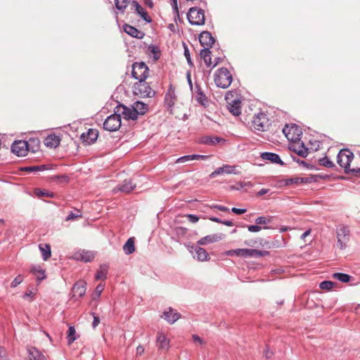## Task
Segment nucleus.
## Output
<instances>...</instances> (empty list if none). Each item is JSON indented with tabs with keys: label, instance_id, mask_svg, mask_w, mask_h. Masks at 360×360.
I'll list each match as a JSON object with an SVG mask.
<instances>
[{
	"label": "nucleus",
	"instance_id": "obj_30",
	"mask_svg": "<svg viewBox=\"0 0 360 360\" xmlns=\"http://www.w3.org/2000/svg\"><path fill=\"white\" fill-rule=\"evenodd\" d=\"M132 106L136 110V113L138 116L143 115L148 110V105L146 103L139 101L134 103Z\"/></svg>",
	"mask_w": 360,
	"mask_h": 360
},
{
	"label": "nucleus",
	"instance_id": "obj_42",
	"mask_svg": "<svg viewBox=\"0 0 360 360\" xmlns=\"http://www.w3.org/2000/svg\"><path fill=\"white\" fill-rule=\"evenodd\" d=\"M333 278L338 280L342 283H347L350 281L351 276L345 273H334L333 274Z\"/></svg>",
	"mask_w": 360,
	"mask_h": 360
},
{
	"label": "nucleus",
	"instance_id": "obj_23",
	"mask_svg": "<svg viewBox=\"0 0 360 360\" xmlns=\"http://www.w3.org/2000/svg\"><path fill=\"white\" fill-rule=\"evenodd\" d=\"M264 160H269L272 163H276L281 165H283L284 162L282 161L279 155L274 153L264 152L261 154L260 156Z\"/></svg>",
	"mask_w": 360,
	"mask_h": 360
},
{
	"label": "nucleus",
	"instance_id": "obj_11",
	"mask_svg": "<svg viewBox=\"0 0 360 360\" xmlns=\"http://www.w3.org/2000/svg\"><path fill=\"white\" fill-rule=\"evenodd\" d=\"M115 109L120 115H123L125 120H136L138 119V115L132 105L127 107L123 104H120L116 106Z\"/></svg>",
	"mask_w": 360,
	"mask_h": 360
},
{
	"label": "nucleus",
	"instance_id": "obj_58",
	"mask_svg": "<svg viewBox=\"0 0 360 360\" xmlns=\"http://www.w3.org/2000/svg\"><path fill=\"white\" fill-rule=\"evenodd\" d=\"M210 208L216 209L221 212H229V209L225 206L220 205H212L210 206Z\"/></svg>",
	"mask_w": 360,
	"mask_h": 360
},
{
	"label": "nucleus",
	"instance_id": "obj_22",
	"mask_svg": "<svg viewBox=\"0 0 360 360\" xmlns=\"http://www.w3.org/2000/svg\"><path fill=\"white\" fill-rule=\"evenodd\" d=\"M27 351L29 360H47L46 357L36 347H27Z\"/></svg>",
	"mask_w": 360,
	"mask_h": 360
},
{
	"label": "nucleus",
	"instance_id": "obj_40",
	"mask_svg": "<svg viewBox=\"0 0 360 360\" xmlns=\"http://www.w3.org/2000/svg\"><path fill=\"white\" fill-rule=\"evenodd\" d=\"M284 181H285L284 184L285 186H289L291 184H305V183L309 182L307 178H300V177L287 179Z\"/></svg>",
	"mask_w": 360,
	"mask_h": 360
},
{
	"label": "nucleus",
	"instance_id": "obj_16",
	"mask_svg": "<svg viewBox=\"0 0 360 360\" xmlns=\"http://www.w3.org/2000/svg\"><path fill=\"white\" fill-rule=\"evenodd\" d=\"M199 41L202 46L210 49L214 44L215 39L210 32L203 31L199 35Z\"/></svg>",
	"mask_w": 360,
	"mask_h": 360
},
{
	"label": "nucleus",
	"instance_id": "obj_35",
	"mask_svg": "<svg viewBox=\"0 0 360 360\" xmlns=\"http://www.w3.org/2000/svg\"><path fill=\"white\" fill-rule=\"evenodd\" d=\"M115 8L121 13H124L129 5L131 6L132 0H114Z\"/></svg>",
	"mask_w": 360,
	"mask_h": 360
},
{
	"label": "nucleus",
	"instance_id": "obj_63",
	"mask_svg": "<svg viewBox=\"0 0 360 360\" xmlns=\"http://www.w3.org/2000/svg\"><path fill=\"white\" fill-rule=\"evenodd\" d=\"M269 192V189L268 188H262L260 191H259L257 193V196H262L264 194H266Z\"/></svg>",
	"mask_w": 360,
	"mask_h": 360
},
{
	"label": "nucleus",
	"instance_id": "obj_32",
	"mask_svg": "<svg viewBox=\"0 0 360 360\" xmlns=\"http://www.w3.org/2000/svg\"><path fill=\"white\" fill-rule=\"evenodd\" d=\"M200 56L207 67H210L212 65L211 51L208 47L202 49L200 51Z\"/></svg>",
	"mask_w": 360,
	"mask_h": 360
},
{
	"label": "nucleus",
	"instance_id": "obj_54",
	"mask_svg": "<svg viewBox=\"0 0 360 360\" xmlns=\"http://www.w3.org/2000/svg\"><path fill=\"white\" fill-rule=\"evenodd\" d=\"M141 18L147 22H150L152 21L151 18L148 15V13L144 10V8L138 13Z\"/></svg>",
	"mask_w": 360,
	"mask_h": 360
},
{
	"label": "nucleus",
	"instance_id": "obj_62",
	"mask_svg": "<svg viewBox=\"0 0 360 360\" xmlns=\"http://www.w3.org/2000/svg\"><path fill=\"white\" fill-rule=\"evenodd\" d=\"M231 212H233V213H235L236 214H244L245 212H246V209L233 207L231 209Z\"/></svg>",
	"mask_w": 360,
	"mask_h": 360
},
{
	"label": "nucleus",
	"instance_id": "obj_57",
	"mask_svg": "<svg viewBox=\"0 0 360 360\" xmlns=\"http://www.w3.org/2000/svg\"><path fill=\"white\" fill-rule=\"evenodd\" d=\"M36 194L38 197H43V196L53 197V193H49L48 191H41V190L37 191L36 192Z\"/></svg>",
	"mask_w": 360,
	"mask_h": 360
},
{
	"label": "nucleus",
	"instance_id": "obj_56",
	"mask_svg": "<svg viewBox=\"0 0 360 360\" xmlns=\"http://www.w3.org/2000/svg\"><path fill=\"white\" fill-rule=\"evenodd\" d=\"M248 229L250 232H259L262 230V226L255 224V225H248Z\"/></svg>",
	"mask_w": 360,
	"mask_h": 360
},
{
	"label": "nucleus",
	"instance_id": "obj_64",
	"mask_svg": "<svg viewBox=\"0 0 360 360\" xmlns=\"http://www.w3.org/2000/svg\"><path fill=\"white\" fill-rule=\"evenodd\" d=\"M193 341L197 342L200 344H202V342H203L202 339L197 335H193Z\"/></svg>",
	"mask_w": 360,
	"mask_h": 360
},
{
	"label": "nucleus",
	"instance_id": "obj_18",
	"mask_svg": "<svg viewBox=\"0 0 360 360\" xmlns=\"http://www.w3.org/2000/svg\"><path fill=\"white\" fill-rule=\"evenodd\" d=\"M123 30L127 34L139 39H143L145 36L143 32L128 24H125L123 26Z\"/></svg>",
	"mask_w": 360,
	"mask_h": 360
},
{
	"label": "nucleus",
	"instance_id": "obj_15",
	"mask_svg": "<svg viewBox=\"0 0 360 360\" xmlns=\"http://www.w3.org/2000/svg\"><path fill=\"white\" fill-rule=\"evenodd\" d=\"M176 96L175 94V88L170 84L165 96V103L167 107L171 109L175 104Z\"/></svg>",
	"mask_w": 360,
	"mask_h": 360
},
{
	"label": "nucleus",
	"instance_id": "obj_21",
	"mask_svg": "<svg viewBox=\"0 0 360 360\" xmlns=\"http://www.w3.org/2000/svg\"><path fill=\"white\" fill-rule=\"evenodd\" d=\"M156 345L159 349L167 350L169 347V340L167 338L166 335L159 332L156 338Z\"/></svg>",
	"mask_w": 360,
	"mask_h": 360
},
{
	"label": "nucleus",
	"instance_id": "obj_37",
	"mask_svg": "<svg viewBox=\"0 0 360 360\" xmlns=\"http://www.w3.org/2000/svg\"><path fill=\"white\" fill-rule=\"evenodd\" d=\"M123 250L126 255H131L135 251L134 240L133 238H129L123 246Z\"/></svg>",
	"mask_w": 360,
	"mask_h": 360
},
{
	"label": "nucleus",
	"instance_id": "obj_43",
	"mask_svg": "<svg viewBox=\"0 0 360 360\" xmlns=\"http://www.w3.org/2000/svg\"><path fill=\"white\" fill-rule=\"evenodd\" d=\"M67 339L69 344L72 343L75 340H77L76 330L74 326H71L69 327Z\"/></svg>",
	"mask_w": 360,
	"mask_h": 360
},
{
	"label": "nucleus",
	"instance_id": "obj_24",
	"mask_svg": "<svg viewBox=\"0 0 360 360\" xmlns=\"http://www.w3.org/2000/svg\"><path fill=\"white\" fill-rule=\"evenodd\" d=\"M60 139L55 134L48 135L44 139L46 146L51 148H56L60 145Z\"/></svg>",
	"mask_w": 360,
	"mask_h": 360
},
{
	"label": "nucleus",
	"instance_id": "obj_12",
	"mask_svg": "<svg viewBox=\"0 0 360 360\" xmlns=\"http://www.w3.org/2000/svg\"><path fill=\"white\" fill-rule=\"evenodd\" d=\"M98 136V131L97 129H89L87 132L81 134L80 139L86 145H91L96 141Z\"/></svg>",
	"mask_w": 360,
	"mask_h": 360
},
{
	"label": "nucleus",
	"instance_id": "obj_59",
	"mask_svg": "<svg viewBox=\"0 0 360 360\" xmlns=\"http://www.w3.org/2000/svg\"><path fill=\"white\" fill-rule=\"evenodd\" d=\"M186 217L188 218V221L191 223H196L199 220V217L197 215L193 214H187Z\"/></svg>",
	"mask_w": 360,
	"mask_h": 360
},
{
	"label": "nucleus",
	"instance_id": "obj_8",
	"mask_svg": "<svg viewBox=\"0 0 360 360\" xmlns=\"http://www.w3.org/2000/svg\"><path fill=\"white\" fill-rule=\"evenodd\" d=\"M269 126V120L264 112H259L255 115L252 120V127L259 131H266Z\"/></svg>",
	"mask_w": 360,
	"mask_h": 360
},
{
	"label": "nucleus",
	"instance_id": "obj_5",
	"mask_svg": "<svg viewBox=\"0 0 360 360\" xmlns=\"http://www.w3.org/2000/svg\"><path fill=\"white\" fill-rule=\"evenodd\" d=\"M121 115L115 109V113L109 115L103 122V129L108 131H116L121 127Z\"/></svg>",
	"mask_w": 360,
	"mask_h": 360
},
{
	"label": "nucleus",
	"instance_id": "obj_60",
	"mask_svg": "<svg viewBox=\"0 0 360 360\" xmlns=\"http://www.w3.org/2000/svg\"><path fill=\"white\" fill-rule=\"evenodd\" d=\"M91 314L94 316V321L92 322V327L95 328L100 323V318L95 314V313L92 312Z\"/></svg>",
	"mask_w": 360,
	"mask_h": 360
},
{
	"label": "nucleus",
	"instance_id": "obj_1",
	"mask_svg": "<svg viewBox=\"0 0 360 360\" xmlns=\"http://www.w3.org/2000/svg\"><path fill=\"white\" fill-rule=\"evenodd\" d=\"M39 141L38 139H30L26 141H15L11 146V151L19 157L27 155L28 151L36 152L39 148Z\"/></svg>",
	"mask_w": 360,
	"mask_h": 360
},
{
	"label": "nucleus",
	"instance_id": "obj_38",
	"mask_svg": "<svg viewBox=\"0 0 360 360\" xmlns=\"http://www.w3.org/2000/svg\"><path fill=\"white\" fill-rule=\"evenodd\" d=\"M39 250L42 255V258L44 261H46L49 258H50L51 255V247L48 244L42 245L40 244L39 245Z\"/></svg>",
	"mask_w": 360,
	"mask_h": 360
},
{
	"label": "nucleus",
	"instance_id": "obj_26",
	"mask_svg": "<svg viewBox=\"0 0 360 360\" xmlns=\"http://www.w3.org/2000/svg\"><path fill=\"white\" fill-rule=\"evenodd\" d=\"M222 237L221 234H212L206 236L202 238H200L198 241V244L200 245H207L214 242L219 241L221 240Z\"/></svg>",
	"mask_w": 360,
	"mask_h": 360
},
{
	"label": "nucleus",
	"instance_id": "obj_17",
	"mask_svg": "<svg viewBox=\"0 0 360 360\" xmlns=\"http://www.w3.org/2000/svg\"><path fill=\"white\" fill-rule=\"evenodd\" d=\"M73 297H82L86 292V283L83 281L76 282L72 289Z\"/></svg>",
	"mask_w": 360,
	"mask_h": 360
},
{
	"label": "nucleus",
	"instance_id": "obj_36",
	"mask_svg": "<svg viewBox=\"0 0 360 360\" xmlns=\"http://www.w3.org/2000/svg\"><path fill=\"white\" fill-rule=\"evenodd\" d=\"M195 255L194 257H196L199 261H207L208 259V253L207 251L200 247H196L195 248Z\"/></svg>",
	"mask_w": 360,
	"mask_h": 360
},
{
	"label": "nucleus",
	"instance_id": "obj_50",
	"mask_svg": "<svg viewBox=\"0 0 360 360\" xmlns=\"http://www.w3.org/2000/svg\"><path fill=\"white\" fill-rule=\"evenodd\" d=\"M184 56L186 58V60L188 62V64L189 65V66L191 67H193V63L191 60V55H190V52H189V50H188V48L187 47V46L184 44Z\"/></svg>",
	"mask_w": 360,
	"mask_h": 360
},
{
	"label": "nucleus",
	"instance_id": "obj_39",
	"mask_svg": "<svg viewBox=\"0 0 360 360\" xmlns=\"http://www.w3.org/2000/svg\"><path fill=\"white\" fill-rule=\"evenodd\" d=\"M108 266L106 264L101 265L100 269L97 271L95 278L96 280L105 279L107 277Z\"/></svg>",
	"mask_w": 360,
	"mask_h": 360
},
{
	"label": "nucleus",
	"instance_id": "obj_19",
	"mask_svg": "<svg viewBox=\"0 0 360 360\" xmlns=\"http://www.w3.org/2000/svg\"><path fill=\"white\" fill-rule=\"evenodd\" d=\"M235 166L229 165H224L221 167L217 168L214 172L211 173L210 175L211 178H214L217 176V175L222 174H236L235 172Z\"/></svg>",
	"mask_w": 360,
	"mask_h": 360
},
{
	"label": "nucleus",
	"instance_id": "obj_29",
	"mask_svg": "<svg viewBox=\"0 0 360 360\" xmlns=\"http://www.w3.org/2000/svg\"><path fill=\"white\" fill-rule=\"evenodd\" d=\"M226 141L223 138L219 136H204L201 139V143L208 146H214L220 142L224 143Z\"/></svg>",
	"mask_w": 360,
	"mask_h": 360
},
{
	"label": "nucleus",
	"instance_id": "obj_28",
	"mask_svg": "<svg viewBox=\"0 0 360 360\" xmlns=\"http://www.w3.org/2000/svg\"><path fill=\"white\" fill-rule=\"evenodd\" d=\"M208 158H209L208 155H197V154L187 155L180 157L179 158H178L176 162H184L190 161V160H205Z\"/></svg>",
	"mask_w": 360,
	"mask_h": 360
},
{
	"label": "nucleus",
	"instance_id": "obj_27",
	"mask_svg": "<svg viewBox=\"0 0 360 360\" xmlns=\"http://www.w3.org/2000/svg\"><path fill=\"white\" fill-rule=\"evenodd\" d=\"M74 258L77 260L89 262H91L94 258V255L91 252L82 251L76 252L74 255Z\"/></svg>",
	"mask_w": 360,
	"mask_h": 360
},
{
	"label": "nucleus",
	"instance_id": "obj_13",
	"mask_svg": "<svg viewBox=\"0 0 360 360\" xmlns=\"http://www.w3.org/2000/svg\"><path fill=\"white\" fill-rule=\"evenodd\" d=\"M289 149L302 158H306L308 155L309 149L304 146L303 142H292L289 146Z\"/></svg>",
	"mask_w": 360,
	"mask_h": 360
},
{
	"label": "nucleus",
	"instance_id": "obj_34",
	"mask_svg": "<svg viewBox=\"0 0 360 360\" xmlns=\"http://www.w3.org/2000/svg\"><path fill=\"white\" fill-rule=\"evenodd\" d=\"M165 319L170 323H174L180 318V314L174 311L172 309L164 312Z\"/></svg>",
	"mask_w": 360,
	"mask_h": 360
},
{
	"label": "nucleus",
	"instance_id": "obj_45",
	"mask_svg": "<svg viewBox=\"0 0 360 360\" xmlns=\"http://www.w3.org/2000/svg\"><path fill=\"white\" fill-rule=\"evenodd\" d=\"M148 51L153 54V57L155 60H158L160 57V51L159 48L154 45H150L148 46Z\"/></svg>",
	"mask_w": 360,
	"mask_h": 360
},
{
	"label": "nucleus",
	"instance_id": "obj_61",
	"mask_svg": "<svg viewBox=\"0 0 360 360\" xmlns=\"http://www.w3.org/2000/svg\"><path fill=\"white\" fill-rule=\"evenodd\" d=\"M172 6L174 12L176 13V16L179 17V8H178V5H177V0H172Z\"/></svg>",
	"mask_w": 360,
	"mask_h": 360
},
{
	"label": "nucleus",
	"instance_id": "obj_44",
	"mask_svg": "<svg viewBox=\"0 0 360 360\" xmlns=\"http://www.w3.org/2000/svg\"><path fill=\"white\" fill-rule=\"evenodd\" d=\"M319 164L327 168H333L335 167L334 163L330 160L328 157H323L319 160Z\"/></svg>",
	"mask_w": 360,
	"mask_h": 360
},
{
	"label": "nucleus",
	"instance_id": "obj_41",
	"mask_svg": "<svg viewBox=\"0 0 360 360\" xmlns=\"http://www.w3.org/2000/svg\"><path fill=\"white\" fill-rule=\"evenodd\" d=\"M32 272L36 275L37 279L39 281L45 279L46 275L45 271L42 270L40 266H33L32 268Z\"/></svg>",
	"mask_w": 360,
	"mask_h": 360
},
{
	"label": "nucleus",
	"instance_id": "obj_14",
	"mask_svg": "<svg viewBox=\"0 0 360 360\" xmlns=\"http://www.w3.org/2000/svg\"><path fill=\"white\" fill-rule=\"evenodd\" d=\"M269 252L266 250H259L256 249L243 248V258H259L269 255Z\"/></svg>",
	"mask_w": 360,
	"mask_h": 360
},
{
	"label": "nucleus",
	"instance_id": "obj_48",
	"mask_svg": "<svg viewBox=\"0 0 360 360\" xmlns=\"http://www.w3.org/2000/svg\"><path fill=\"white\" fill-rule=\"evenodd\" d=\"M271 222V217L261 216L255 219V224L257 225H266Z\"/></svg>",
	"mask_w": 360,
	"mask_h": 360
},
{
	"label": "nucleus",
	"instance_id": "obj_51",
	"mask_svg": "<svg viewBox=\"0 0 360 360\" xmlns=\"http://www.w3.org/2000/svg\"><path fill=\"white\" fill-rule=\"evenodd\" d=\"M174 232L176 235L179 237L184 236L187 233V229L181 226L176 227L174 229Z\"/></svg>",
	"mask_w": 360,
	"mask_h": 360
},
{
	"label": "nucleus",
	"instance_id": "obj_10",
	"mask_svg": "<svg viewBox=\"0 0 360 360\" xmlns=\"http://www.w3.org/2000/svg\"><path fill=\"white\" fill-rule=\"evenodd\" d=\"M350 231L347 226H342L337 229V246L343 250L346 248L347 243L349 240Z\"/></svg>",
	"mask_w": 360,
	"mask_h": 360
},
{
	"label": "nucleus",
	"instance_id": "obj_49",
	"mask_svg": "<svg viewBox=\"0 0 360 360\" xmlns=\"http://www.w3.org/2000/svg\"><path fill=\"white\" fill-rule=\"evenodd\" d=\"M335 283L333 281H322L319 287L322 290H330L334 287Z\"/></svg>",
	"mask_w": 360,
	"mask_h": 360
},
{
	"label": "nucleus",
	"instance_id": "obj_9",
	"mask_svg": "<svg viewBox=\"0 0 360 360\" xmlns=\"http://www.w3.org/2000/svg\"><path fill=\"white\" fill-rule=\"evenodd\" d=\"M283 132L291 142L299 141L302 134L301 129L296 124H292L291 126L286 124L283 129Z\"/></svg>",
	"mask_w": 360,
	"mask_h": 360
},
{
	"label": "nucleus",
	"instance_id": "obj_47",
	"mask_svg": "<svg viewBox=\"0 0 360 360\" xmlns=\"http://www.w3.org/2000/svg\"><path fill=\"white\" fill-rule=\"evenodd\" d=\"M82 217V212L79 210H76V212H70L66 217L65 221L75 220Z\"/></svg>",
	"mask_w": 360,
	"mask_h": 360
},
{
	"label": "nucleus",
	"instance_id": "obj_46",
	"mask_svg": "<svg viewBox=\"0 0 360 360\" xmlns=\"http://www.w3.org/2000/svg\"><path fill=\"white\" fill-rule=\"evenodd\" d=\"M243 248H238L235 250H230L225 252L226 255L233 257L237 256L243 257Z\"/></svg>",
	"mask_w": 360,
	"mask_h": 360
},
{
	"label": "nucleus",
	"instance_id": "obj_55",
	"mask_svg": "<svg viewBox=\"0 0 360 360\" xmlns=\"http://www.w3.org/2000/svg\"><path fill=\"white\" fill-rule=\"evenodd\" d=\"M104 289V285L102 284H99L96 286L95 290V295L94 296V299L98 298Z\"/></svg>",
	"mask_w": 360,
	"mask_h": 360
},
{
	"label": "nucleus",
	"instance_id": "obj_20",
	"mask_svg": "<svg viewBox=\"0 0 360 360\" xmlns=\"http://www.w3.org/2000/svg\"><path fill=\"white\" fill-rule=\"evenodd\" d=\"M135 188L136 185L132 183L131 179H125L122 184L115 188V191L128 193L132 191Z\"/></svg>",
	"mask_w": 360,
	"mask_h": 360
},
{
	"label": "nucleus",
	"instance_id": "obj_25",
	"mask_svg": "<svg viewBox=\"0 0 360 360\" xmlns=\"http://www.w3.org/2000/svg\"><path fill=\"white\" fill-rule=\"evenodd\" d=\"M229 112L234 116H238L241 114V102L238 99H234L227 105Z\"/></svg>",
	"mask_w": 360,
	"mask_h": 360
},
{
	"label": "nucleus",
	"instance_id": "obj_2",
	"mask_svg": "<svg viewBox=\"0 0 360 360\" xmlns=\"http://www.w3.org/2000/svg\"><path fill=\"white\" fill-rule=\"evenodd\" d=\"M232 80V75L226 68H219L214 73V82L218 87L226 89L231 85Z\"/></svg>",
	"mask_w": 360,
	"mask_h": 360
},
{
	"label": "nucleus",
	"instance_id": "obj_31",
	"mask_svg": "<svg viewBox=\"0 0 360 360\" xmlns=\"http://www.w3.org/2000/svg\"><path fill=\"white\" fill-rule=\"evenodd\" d=\"M196 89V93H195V100L202 106H205L207 103V98L205 96V94L203 93L201 88L199 86V85H195Z\"/></svg>",
	"mask_w": 360,
	"mask_h": 360
},
{
	"label": "nucleus",
	"instance_id": "obj_4",
	"mask_svg": "<svg viewBox=\"0 0 360 360\" xmlns=\"http://www.w3.org/2000/svg\"><path fill=\"white\" fill-rule=\"evenodd\" d=\"M354 158L353 153L347 148L341 149L337 155V162L342 168L345 169V173H349L350 163Z\"/></svg>",
	"mask_w": 360,
	"mask_h": 360
},
{
	"label": "nucleus",
	"instance_id": "obj_7",
	"mask_svg": "<svg viewBox=\"0 0 360 360\" xmlns=\"http://www.w3.org/2000/svg\"><path fill=\"white\" fill-rule=\"evenodd\" d=\"M149 69L143 62H136L132 65V77L137 80H146L148 77Z\"/></svg>",
	"mask_w": 360,
	"mask_h": 360
},
{
	"label": "nucleus",
	"instance_id": "obj_3",
	"mask_svg": "<svg viewBox=\"0 0 360 360\" xmlns=\"http://www.w3.org/2000/svg\"><path fill=\"white\" fill-rule=\"evenodd\" d=\"M133 92L135 95L142 98H150L155 95V91L151 89L146 80H138L133 87Z\"/></svg>",
	"mask_w": 360,
	"mask_h": 360
},
{
	"label": "nucleus",
	"instance_id": "obj_33",
	"mask_svg": "<svg viewBox=\"0 0 360 360\" xmlns=\"http://www.w3.org/2000/svg\"><path fill=\"white\" fill-rule=\"evenodd\" d=\"M49 169V166L46 165H34V166H29V167H21L20 170L23 172H43Z\"/></svg>",
	"mask_w": 360,
	"mask_h": 360
},
{
	"label": "nucleus",
	"instance_id": "obj_53",
	"mask_svg": "<svg viewBox=\"0 0 360 360\" xmlns=\"http://www.w3.org/2000/svg\"><path fill=\"white\" fill-rule=\"evenodd\" d=\"M23 281V276L22 275L17 276L11 284V288L17 287Z\"/></svg>",
	"mask_w": 360,
	"mask_h": 360
},
{
	"label": "nucleus",
	"instance_id": "obj_52",
	"mask_svg": "<svg viewBox=\"0 0 360 360\" xmlns=\"http://www.w3.org/2000/svg\"><path fill=\"white\" fill-rule=\"evenodd\" d=\"M131 10L134 9L137 13V14H138L143 8H142V6L136 1L132 0L131 1Z\"/></svg>",
	"mask_w": 360,
	"mask_h": 360
},
{
	"label": "nucleus",
	"instance_id": "obj_6",
	"mask_svg": "<svg viewBox=\"0 0 360 360\" xmlns=\"http://www.w3.org/2000/svg\"><path fill=\"white\" fill-rule=\"evenodd\" d=\"M187 18L190 24L193 25H202L205 23V12L201 8H191L187 14Z\"/></svg>",
	"mask_w": 360,
	"mask_h": 360
}]
</instances>
